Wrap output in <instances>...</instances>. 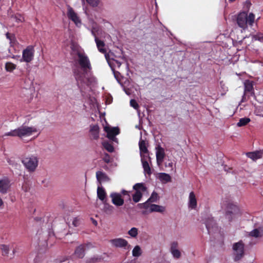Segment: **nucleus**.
Masks as SVG:
<instances>
[{"mask_svg":"<svg viewBox=\"0 0 263 263\" xmlns=\"http://www.w3.org/2000/svg\"><path fill=\"white\" fill-rule=\"evenodd\" d=\"M247 95V93H245L244 92L243 95L242 96L241 102H245L246 101V95Z\"/></svg>","mask_w":263,"mask_h":263,"instance_id":"8fccbe9b","label":"nucleus"},{"mask_svg":"<svg viewBox=\"0 0 263 263\" xmlns=\"http://www.w3.org/2000/svg\"><path fill=\"white\" fill-rule=\"evenodd\" d=\"M165 211V208L164 206L152 204L150 206L149 212H158L162 213Z\"/></svg>","mask_w":263,"mask_h":263,"instance_id":"4be33fe9","label":"nucleus"},{"mask_svg":"<svg viewBox=\"0 0 263 263\" xmlns=\"http://www.w3.org/2000/svg\"><path fill=\"white\" fill-rule=\"evenodd\" d=\"M95 39V42L97 44V48L98 49V50L102 53H106V50L105 48H104L105 46V43L103 41L99 40L97 36H96V35L94 34Z\"/></svg>","mask_w":263,"mask_h":263,"instance_id":"f3484780","label":"nucleus"},{"mask_svg":"<svg viewBox=\"0 0 263 263\" xmlns=\"http://www.w3.org/2000/svg\"><path fill=\"white\" fill-rule=\"evenodd\" d=\"M255 20V15L250 13L249 15L245 12L239 13L236 18V22L238 26L243 29L247 28L248 25L252 26Z\"/></svg>","mask_w":263,"mask_h":263,"instance_id":"7ed1b4c3","label":"nucleus"},{"mask_svg":"<svg viewBox=\"0 0 263 263\" xmlns=\"http://www.w3.org/2000/svg\"><path fill=\"white\" fill-rule=\"evenodd\" d=\"M104 130L107 133V137L111 140L120 133V129L118 127H110L106 126L104 127Z\"/></svg>","mask_w":263,"mask_h":263,"instance_id":"f8f14e48","label":"nucleus"},{"mask_svg":"<svg viewBox=\"0 0 263 263\" xmlns=\"http://www.w3.org/2000/svg\"><path fill=\"white\" fill-rule=\"evenodd\" d=\"M110 242L116 248H125L128 245V241L122 238L111 239Z\"/></svg>","mask_w":263,"mask_h":263,"instance_id":"9d476101","label":"nucleus"},{"mask_svg":"<svg viewBox=\"0 0 263 263\" xmlns=\"http://www.w3.org/2000/svg\"><path fill=\"white\" fill-rule=\"evenodd\" d=\"M249 235L251 237L258 238L261 237L262 236V234L258 229H255L249 233Z\"/></svg>","mask_w":263,"mask_h":263,"instance_id":"c85d7f7f","label":"nucleus"},{"mask_svg":"<svg viewBox=\"0 0 263 263\" xmlns=\"http://www.w3.org/2000/svg\"><path fill=\"white\" fill-rule=\"evenodd\" d=\"M132 254L134 257H138L140 256L142 254L140 247L139 246H135L133 250Z\"/></svg>","mask_w":263,"mask_h":263,"instance_id":"473e14b6","label":"nucleus"},{"mask_svg":"<svg viewBox=\"0 0 263 263\" xmlns=\"http://www.w3.org/2000/svg\"><path fill=\"white\" fill-rule=\"evenodd\" d=\"M142 197V194L140 191H136L133 195V201L137 203L139 202Z\"/></svg>","mask_w":263,"mask_h":263,"instance_id":"2f4dec72","label":"nucleus"},{"mask_svg":"<svg viewBox=\"0 0 263 263\" xmlns=\"http://www.w3.org/2000/svg\"><path fill=\"white\" fill-rule=\"evenodd\" d=\"M133 189L136 191H140L141 190L144 192L146 190V187L144 186L143 184L140 183H137L135 184L133 186Z\"/></svg>","mask_w":263,"mask_h":263,"instance_id":"c9c22d12","label":"nucleus"},{"mask_svg":"<svg viewBox=\"0 0 263 263\" xmlns=\"http://www.w3.org/2000/svg\"><path fill=\"white\" fill-rule=\"evenodd\" d=\"M90 246H91V243H83L81 244L78 247H77L74 251V255L75 256L79 258H83L85 255V248L86 247H89Z\"/></svg>","mask_w":263,"mask_h":263,"instance_id":"1a4fd4ad","label":"nucleus"},{"mask_svg":"<svg viewBox=\"0 0 263 263\" xmlns=\"http://www.w3.org/2000/svg\"><path fill=\"white\" fill-rule=\"evenodd\" d=\"M156 160L159 166L161 165L163 161L165 156L164 149L161 146L158 145L156 147Z\"/></svg>","mask_w":263,"mask_h":263,"instance_id":"9b49d317","label":"nucleus"},{"mask_svg":"<svg viewBox=\"0 0 263 263\" xmlns=\"http://www.w3.org/2000/svg\"><path fill=\"white\" fill-rule=\"evenodd\" d=\"M80 221H81L80 218H79L78 217H75L73 219L72 224L74 227H78L80 224Z\"/></svg>","mask_w":263,"mask_h":263,"instance_id":"a19ab883","label":"nucleus"},{"mask_svg":"<svg viewBox=\"0 0 263 263\" xmlns=\"http://www.w3.org/2000/svg\"><path fill=\"white\" fill-rule=\"evenodd\" d=\"M197 206V200L193 192H191L189 195V207L195 209Z\"/></svg>","mask_w":263,"mask_h":263,"instance_id":"6ab92c4d","label":"nucleus"},{"mask_svg":"<svg viewBox=\"0 0 263 263\" xmlns=\"http://www.w3.org/2000/svg\"><path fill=\"white\" fill-rule=\"evenodd\" d=\"M114 76H115L116 79L117 80V81L119 83H120V72H119L118 71H114Z\"/></svg>","mask_w":263,"mask_h":263,"instance_id":"09e8293b","label":"nucleus"},{"mask_svg":"<svg viewBox=\"0 0 263 263\" xmlns=\"http://www.w3.org/2000/svg\"><path fill=\"white\" fill-rule=\"evenodd\" d=\"M151 202H149V201H148V200H147L146 202H145L144 203H139L137 205V206L139 208V209H145V210H147L148 209V208L150 209V206H151Z\"/></svg>","mask_w":263,"mask_h":263,"instance_id":"f704fd0d","label":"nucleus"},{"mask_svg":"<svg viewBox=\"0 0 263 263\" xmlns=\"http://www.w3.org/2000/svg\"><path fill=\"white\" fill-rule=\"evenodd\" d=\"M142 166L145 173L148 175H151L152 174L151 168L149 165L148 161H146L145 160L143 161Z\"/></svg>","mask_w":263,"mask_h":263,"instance_id":"c756f323","label":"nucleus"},{"mask_svg":"<svg viewBox=\"0 0 263 263\" xmlns=\"http://www.w3.org/2000/svg\"><path fill=\"white\" fill-rule=\"evenodd\" d=\"M234 260L235 261L240 260L245 255V244L242 240L233 245Z\"/></svg>","mask_w":263,"mask_h":263,"instance_id":"39448f33","label":"nucleus"},{"mask_svg":"<svg viewBox=\"0 0 263 263\" xmlns=\"http://www.w3.org/2000/svg\"><path fill=\"white\" fill-rule=\"evenodd\" d=\"M145 213H146V212H145V211H143V212H142V214H145Z\"/></svg>","mask_w":263,"mask_h":263,"instance_id":"13d9d810","label":"nucleus"},{"mask_svg":"<svg viewBox=\"0 0 263 263\" xmlns=\"http://www.w3.org/2000/svg\"><path fill=\"white\" fill-rule=\"evenodd\" d=\"M6 36L7 39L9 40L10 45L11 46H13L16 42V39L15 35L13 33L7 32L6 34Z\"/></svg>","mask_w":263,"mask_h":263,"instance_id":"a878e982","label":"nucleus"},{"mask_svg":"<svg viewBox=\"0 0 263 263\" xmlns=\"http://www.w3.org/2000/svg\"><path fill=\"white\" fill-rule=\"evenodd\" d=\"M1 249L2 251V254L4 256H7L9 254V247L5 245H2L1 246Z\"/></svg>","mask_w":263,"mask_h":263,"instance_id":"e433bc0d","label":"nucleus"},{"mask_svg":"<svg viewBox=\"0 0 263 263\" xmlns=\"http://www.w3.org/2000/svg\"><path fill=\"white\" fill-rule=\"evenodd\" d=\"M130 105L135 109H138L139 107V105L137 101L134 99H132L130 101Z\"/></svg>","mask_w":263,"mask_h":263,"instance_id":"37998d69","label":"nucleus"},{"mask_svg":"<svg viewBox=\"0 0 263 263\" xmlns=\"http://www.w3.org/2000/svg\"><path fill=\"white\" fill-rule=\"evenodd\" d=\"M14 18L15 21L17 23L23 22L24 21V17L21 15H15Z\"/></svg>","mask_w":263,"mask_h":263,"instance_id":"49530a36","label":"nucleus"},{"mask_svg":"<svg viewBox=\"0 0 263 263\" xmlns=\"http://www.w3.org/2000/svg\"><path fill=\"white\" fill-rule=\"evenodd\" d=\"M158 198V194L155 192H153L151 196V197L148 198V201L150 202H156Z\"/></svg>","mask_w":263,"mask_h":263,"instance_id":"4c0bfd02","label":"nucleus"},{"mask_svg":"<svg viewBox=\"0 0 263 263\" xmlns=\"http://www.w3.org/2000/svg\"><path fill=\"white\" fill-rule=\"evenodd\" d=\"M78 63L80 65L81 71L78 69H73V75L77 82V85L82 93V87L83 84L85 83V76L88 74L92 69L90 60L87 55L85 53L78 52Z\"/></svg>","mask_w":263,"mask_h":263,"instance_id":"f257e3e1","label":"nucleus"},{"mask_svg":"<svg viewBox=\"0 0 263 263\" xmlns=\"http://www.w3.org/2000/svg\"><path fill=\"white\" fill-rule=\"evenodd\" d=\"M86 1L93 7L97 6L99 2V0H86Z\"/></svg>","mask_w":263,"mask_h":263,"instance_id":"c03bdc74","label":"nucleus"},{"mask_svg":"<svg viewBox=\"0 0 263 263\" xmlns=\"http://www.w3.org/2000/svg\"><path fill=\"white\" fill-rule=\"evenodd\" d=\"M105 58H106V59H107V55H106V54H105Z\"/></svg>","mask_w":263,"mask_h":263,"instance_id":"bf43d9fd","label":"nucleus"},{"mask_svg":"<svg viewBox=\"0 0 263 263\" xmlns=\"http://www.w3.org/2000/svg\"><path fill=\"white\" fill-rule=\"evenodd\" d=\"M244 92L245 93H250L252 96L254 95V90L252 81L246 80L244 82Z\"/></svg>","mask_w":263,"mask_h":263,"instance_id":"dca6fc26","label":"nucleus"},{"mask_svg":"<svg viewBox=\"0 0 263 263\" xmlns=\"http://www.w3.org/2000/svg\"><path fill=\"white\" fill-rule=\"evenodd\" d=\"M253 39L263 42V34L261 33H258L253 36Z\"/></svg>","mask_w":263,"mask_h":263,"instance_id":"ea45409f","label":"nucleus"},{"mask_svg":"<svg viewBox=\"0 0 263 263\" xmlns=\"http://www.w3.org/2000/svg\"><path fill=\"white\" fill-rule=\"evenodd\" d=\"M90 133L91 137L95 140L99 138V127L98 125H95L90 126Z\"/></svg>","mask_w":263,"mask_h":263,"instance_id":"a211bd4d","label":"nucleus"},{"mask_svg":"<svg viewBox=\"0 0 263 263\" xmlns=\"http://www.w3.org/2000/svg\"><path fill=\"white\" fill-rule=\"evenodd\" d=\"M92 219V223L95 225V226H97V221L93 219V218H91Z\"/></svg>","mask_w":263,"mask_h":263,"instance_id":"864d4df0","label":"nucleus"},{"mask_svg":"<svg viewBox=\"0 0 263 263\" xmlns=\"http://www.w3.org/2000/svg\"><path fill=\"white\" fill-rule=\"evenodd\" d=\"M141 162H142V163H143V161H148V160L150 161V159H151V158L150 157L148 156V154H145V155H141Z\"/></svg>","mask_w":263,"mask_h":263,"instance_id":"a18cd8bd","label":"nucleus"},{"mask_svg":"<svg viewBox=\"0 0 263 263\" xmlns=\"http://www.w3.org/2000/svg\"><path fill=\"white\" fill-rule=\"evenodd\" d=\"M122 193V194H123V195H128V192H127V191H125V190H123Z\"/></svg>","mask_w":263,"mask_h":263,"instance_id":"603ef678","label":"nucleus"},{"mask_svg":"<svg viewBox=\"0 0 263 263\" xmlns=\"http://www.w3.org/2000/svg\"><path fill=\"white\" fill-rule=\"evenodd\" d=\"M239 212V209L236 205L233 203H229L226 208V217L229 221H231Z\"/></svg>","mask_w":263,"mask_h":263,"instance_id":"423d86ee","label":"nucleus"},{"mask_svg":"<svg viewBox=\"0 0 263 263\" xmlns=\"http://www.w3.org/2000/svg\"><path fill=\"white\" fill-rule=\"evenodd\" d=\"M103 146L104 147V148L108 152L111 153L114 151V146L111 144L109 143V142H103Z\"/></svg>","mask_w":263,"mask_h":263,"instance_id":"72a5a7b5","label":"nucleus"},{"mask_svg":"<svg viewBox=\"0 0 263 263\" xmlns=\"http://www.w3.org/2000/svg\"><path fill=\"white\" fill-rule=\"evenodd\" d=\"M166 166H169L170 167H172V166H173V163L172 162H170V163H169L168 164V165H167V164H166Z\"/></svg>","mask_w":263,"mask_h":263,"instance_id":"5fc2aeb1","label":"nucleus"},{"mask_svg":"<svg viewBox=\"0 0 263 263\" xmlns=\"http://www.w3.org/2000/svg\"><path fill=\"white\" fill-rule=\"evenodd\" d=\"M171 253H172L173 256H174V257H175L176 258H180V257L181 256V253L179 251V250H178V249L176 250H173L171 252Z\"/></svg>","mask_w":263,"mask_h":263,"instance_id":"79ce46f5","label":"nucleus"},{"mask_svg":"<svg viewBox=\"0 0 263 263\" xmlns=\"http://www.w3.org/2000/svg\"><path fill=\"white\" fill-rule=\"evenodd\" d=\"M96 177L99 182H107L109 181L110 179L108 176L104 172L101 171H98L96 173Z\"/></svg>","mask_w":263,"mask_h":263,"instance_id":"aec40b11","label":"nucleus"},{"mask_svg":"<svg viewBox=\"0 0 263 263\" xmlns=\"http://www.w3.org/2000/svg\"><path fill=\"white\" fill-rule=\"evenodd\" d=\"M105 161L107 163H108L109 162V160H107V159H105Z\"/></svg>","mask_w":263,"mask_h":263,"instance_id":"6e6d98bb","label":"nucleus"},{"mask_svg":"<svg viewBox=\"0 0 263 263\" xmlns=\"http://www.w3.org/2000/svg\"><path fill=\"white\" fill-rule=\"evenodd\" d=\"M128 234L132 237H136L138 235V229L136 228H132L128 231Z\"/></svg>","mask_w":263,"mask_h":263,"instance_id":"58836bf2","label":"nucleus"},{"mask_svg":"<svg viewBox=\"0 0 263 263\" xmlns=\"http://www.w3.org/2000/svg\"><path fill=\"white\" fill-rule=\"evenodd\" d=\"M21 162L28 172L32 173L37 167L39 158L33 155H27L22 158Z\"/></svg>","mask_w":263,"mask_h":263,"instance_id":"20e7f679","label":"nucleus"},{"mask_svg":"<svg viewBox=\"0 0 263 263\" xmlns=\"http://www.w3.org/2000/svg\"><path fill=\"white\" fill-rule=\"evenodd\" d=\"M204 222L209 234L218 231V227L215 222L213 217L211 216H208V217L205 218Z\"/></svg>","mask_w":263,"mask_h":263,"instance_id":"0eeeda50","label":"nucleus"},{"mask_svg":"<svg viewBox=\"0 0 263 263\" xmlns=\"http://www.w3.org/2000/svg\"><path fill=\"white\" fill-rule=\"evenodd\" d=\"M37 132L36 128L22 126L16 129L12 130L9 132L6 133L4 136L18 137L22 138L24 137H27L32 135L33 133Z\"/></svg>","mask_w":263,"mask_h":263,"instance_id":"f03ea898","label":"nucleus"},{"mask_svg":"<svg viewBox=\"0 0 263 263\" xmlns=\"http://www.w3.org/2000/svg\"><path fill=\"white\" fill-rule=\"evenodd\" d=\"M67 16L70 20L73 21L76 25H78L79 23H81V20L78 17L77 14L70 7H69V8H68Z\"/></svg>","mask_w":263,"mask_h":263,"instance_id":"ddd939ff","label":"nucleus"},{"mask_svg":"<svg viewBox=\"0 0 263 263\" xmlns=\"http://www.w3.org/2000/svg\"><path fill=\"white\" fill-rule=\"evenodd\" d=\"M178 247V243L176 241H174L171 244V252H172L173 250H177Z\"/></svg>","mask_w":263,"mask_h":263,"instance_id":"de8ad7c7","label":"nucleus"},{"mask_svg":"<svg viewBox=\"0 0 263 263\" xmlns=\"http://www.w3.org/2000/svg\"><path fill=\"white\" fill-rule=\"evenodd\" d=\"M10 186V182L8 179L0 180V193L3 194H6Z\"/></svg>","mask_w":263,"mask_h":263,"instance_id":"2eb2a0df","label":"nucleus"},{"mask_svg":"<svg viewBox=\"0 0 263 263\" xmlns=\"http://www.w3.org/2000/svg\"><path fill=\"white\" fill-rule=\"evenodd\" d=\"M16 65L11 62H7L5 64V69L7 71L12 72L16 69Z\"/></svg>","mask_w":263,"mask_h":263,"instance_id":"7c9ffc66","label":"nucleus"},{"mask_svg":"<svg viewBox=\"0 0 263 263\" xmlns=\"http://www.w3.org/2000/svg\"><path fill=\"white\" fill-rule=\"evenodd\" d=\"M159 178L161 181H164L165 183L171 181V177L170 175L166 173H160L159 175Z\"/></svg>","mask_w":263,"mask_h":263,"instance_id":"b1692460","label":"nucleus"},{"mask_svg":"<svg viewBox=\"0 0 263 263\" xmlns=\"http://www.w3.org/2000/svg\"><path fill=\"white\" fill-rule=\"evenodd\" d=\"M251 120L249 118H242L240 119L239 122L237 123L238 127H241L246 125L250 122Z\"/></svg>","mask_w":263,"mask_h":263,"instance_id":"cd10ccee","label":"nucleus"},{"mask_svg":"<svg viewBox=\"0 0 263 263\" xmlns=\"http://www.w3.org/2000/svg\"><path fill=\"white\" fill-rule=\"evenodd\" d=\"M139 149L141 153L144 154H148V151L147 148V146L145 141L142 139H141L139 142Z\"/></svg>","mask_w":263,"mask_h":263,"instance_id":"5701e85b","label":"nucleus"},{"mask_svg":"<svg viewBox=\"0 0 263 263\" xmlns=\"http://www.w3.org/2000/svg\"><path fill=\"white\" fill-rule=\"evenodd\" d=\"M103 260V257L101 256H96L88 258L86 263H96L98 262Z\"/></svg>","mask_w":263,"mask_h":263,"instance_id":"bb28decb","label":"nucleus"},{"mask_svg":"<svg viewBox=\"0 0 263 263\" xmlns=\"http://www.w3.org/2000/svg\"><path fill=\"white\" fill-rule=\"evenodd\" d=\"M235 1H236V0H229V1L230 2H233Z\"/></svg>","mask_w":263,"mask_h":263,"instance_id":"4d7b16f0","label":"nucleus"},{"mask_svg":"<svg viewBox=\"0 0 263 263\" xmlns=\"http://www.w3.org/2000/svg\"><path fill=\"white\" fill-rule=\"evenodd\" d=\"M248 157L251 158L253 160H256L258 159L261 158L262 157V153L260 151H255L254 152H249L247 153Z\"/></svg>","mask_w":263,"mask_h":263,"instance_id":"412c9836","label":"nucleus"},{"mask_svg":"<svg viewBox=\"0 0 263 263\" xmlns=\"http://www.w3.org/2000/svg\"><path fill=\"white\" fill-rule=\"evenodd\" d=\"M106 192L102 187H98L97 189V196L99 199L104 201L106 197Z\"/></svg>","mask_w":263,"mask_h":263,"instance_id":"393cba45","label":"nucleus"},{"mask_svg":"<svg viewBox=\"0 0 263 263\" xmlns=\"http://www.w3.org/2000/svg\"><path fill=\"white\" fill-rule=\"evenodd\" d=\"M3 205H4V202L2 200V199L1 198V197H0V207L2 206Z\"/></svg>","mask_w":263,"mask_h":263,"instance_id":"3c124183","label":"nucleus"},{"mask_svg":"<svg viewBox=\"0 0 263 263\" xmlns=\"http://www.w3.org/2000/svg\"><path fill=\"white\" fill-rule=\"evenodd\" d=\"M33 47L32 46H29L23 51L22 59L21 60V61L29 63L33 60Z\"/></svg>","mask_w":263,"mask_h":263,"instance_id":"6e6552de","label":"nucleus"},{"mask_svg":"<svg viewBox=\"0 0 263 263\" xmlns=\"http://www.w3.org/2000/svg\"><path fill=\"white\" fill-rule=\"evenodd\" d=\"M112 202L117 206H121L124 204V200L121 198L120 194L118 193H112L110 195Z\"/></svg>","mask_w":263,"mask_h":263,"instance_id":"4468645a","label":"nucleus"}]
</instances>
